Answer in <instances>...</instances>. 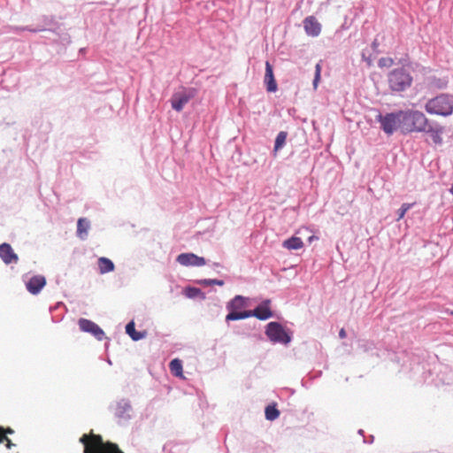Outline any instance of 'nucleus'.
<instances>
[{
	"label": "nucleus",
	"mask_w": 453,
	"mask_h": 453,
	"mask_svg": "<svg viewBox=\"0 0 453 453\" xmlns=\"http://www.w3.org/2000/svg\"><path fill=\"white\" fill-rule=\"evenodd\" d=\"M97 264H98L99 273L101 274H104V273H111V272L114 271L115 265H114L113 262L107 257H99Z\"/></svg>",
	"instance_id": "21"
},
{
	"label": "nucleus",
	"mask_w": 453,
	"mask_h": 453,
	"mask_svg": "<svg viewBox=\"0 0 453 453\" xmlns=\"http://www.w3.org/2000/svg\"><path fill=\"white\" fill-rule=\"evenodd\" d=\"M269 299L263 301L254 310L250 311L251 317H256L259 320H266L273 317V312L270 309Z\"/></svg>",
	"instance_id": "12"
},
{
	"label": "nucleus",
	"mask_w": 453,
	"mask_h": 453,
	"mask_svg": "<svg viewBox=\"0 0 453 453\" xmlns=\"http://www.w3.org/2000/svg\"><path fill=\"white\" fill-rule=\"evenodd\" d=\"M4 428L0 427V443L4 441V434H3Z\"/></svg>",
	"instance_id": "34"
},
{
	"label": "nucleus",
	"mask_w": 453,
	"mask_h": 453,
	"mask_svg": "<svg viewBox=\"0 0 453 453\" xmlns=\"http://www.w3.org/2000/svg\"><path fill=\"white\" fill-rule=\"evenodd\" d=\"M378 64H379L380 67H383V66L389 67L393 65V59L390 58H381L379 60Z\"/></svg>",
	"instance_id": "31"
},
{
	"label": "nucleus",
	"mask_w": 453,
	"mask_h": 453,
	"mask_svg": "<svg viewBox=\"0 0 453 453\" xmlns=\"http://www.w3.org/2000/svg\"><path fill=\"white\" fill-rule=\"evenodd\" d=\"M6 433L7 434H13V430L9 427V428H7Z\"/></svg>",
	"instance_id": "38"
},
{
	"label": "nucleus",
	"mask_w": 453,
	"mask_h": 453,
	"mask_svg": "<svg viewBox=\"0 0 453 453\" xmlns=\"http://www.w3.org/2000/svg\"><path fill=\"white\" fill-rule=\"evenodd\" d=\"M445 86H446V83H444L443 85L439 86V87H440V88H444Z\"/></svg>",
	"instance_id": "41"
},
{
	"label": "nucleus",
	"mask_w": 453,
	"mask_h": 453,
	"mask_svg": "<svg viewBox=\"0 0 453 453\" xmlns=\"http://www.w3.org/2000/svg\"><path fill=\"white\" fill-rule=\"evenodd\" d=\"M133 409L127 399H121L116 403L114 417L119 425H126L132 418Z\"/></svg>",
	"instance_id": "8"
},
{
	"label": "nucleus",
	"mask_w": 453,
	"mask_h": 453,
	"mask_svg": "<svg viewBox=\"0 0 453 453\" xmlns=\"http://www.w3.org/2000/svg\"><path fill=\"white\" fill-rule=\"evenodd\" d=\"M78 325L82 332L91 334L97 341H102L104 338V332L95 322L87 319H80Z\"/></svg>",
	"instance_id": "10"
},
{
	"label": "nucleus",
	"mask_w": 453,
	"mask_h": 453,
	"mask_svg": "<svg viewBox=\"0 0 453 453\" xmlns=\"http://www.w3.org/2000/svg\"><path fill=\"white\" fill-rule=\"evenodd\" d=\"M282 246L289 250H299L303 248V242L301 238L296 236H292L287 240H285L282 243Z\"/></svg>",
	"instance_id": "22"
},
{
	"label": "nucleus",
	"mask_w": 453,
	"mask_h": 453,
	"mask_svg": "<svg viewBox=\"0 0 453 453\" xmlns=\"http://www.w3.org/2000/svg\"><path fill=\"white\" fill-rule=\"evenodd\" d=\"M126 333L130 336V338L134 341H140L146 337V331H136L135 325L134 321H130L126 326Z\"/></svg>",
	"instance_id": "18"
},
{
	"label": "nucleus",
	"mask_w": 453,
	"mask_h": 453,
	"mask_svg": "<svg viewBox=\"0 0 453 453\" xmlns=\"http://www.w3.org/2000/svg\"><path fill=\"white\" fill-rule=\"evenodd\" d=\"M320 73H321V65L318 63L315 66V75L312 81L313 88L316 89L318 88V84L320 81Z\"/></svg>",
	"instance_id": "30"
},
{
	"label": "nucleus",
	"mask_w": 453,
	"mask_h": 453,
	"mask_svg": "<svg viewBox=\"0 0 453 453\" xmlns=\"http://www.w3.org/2000/svg\"><path fill=\"white\" fill-rule=\"evenodd\" d=\"M265 418L269 421L277 419L280 416V411L277 409L276 404H269L265 409Z\"/></svg>",
	"instance_id": "24"
},
{
	"label": "nucleus",
	"mask_w": 453,
	"mask_h": 453,
	"mask_svg": "<svg viewBox=\"0 0 453 453\" xmlns=\"http://www.w3.org/2000/svg\"><path fill=\"white\" fill-rule=\"evenodd\" d=\"M170 370L172 373L177 377L182 375V363L180 359H173L170 362Z\"/></svg>",
	"instance_id": "27"
},
{
	"label": "nucleus",
	"mask_w": 453,
	"mask_h": 453,
	"mask_svg": "<svg viewBox=\"0 0 453 453\" xmlns=\"http://www.w3.org/2000/svg\"><path fill=\"white\" fill-rule=\"evenodd\" d=\"M80 441L84 445V453H123L117 444L104 442L101 435L83 434Z\"/></svg>",
	"instance_id": "1"
},
{
	"label": "nucleus",
	"mask_w": 453,
	"mask_h": 453,
	"mask_svg": "<svg viewBox=\"0 0 453 453\" xmlns=\"http://www.w3.org/2000/svg\"><path fill=\"white\" fill-rule=\"evenodd\" d=\"M414 203H404L402 204V206L400 207V209L397 211V219L396 220H400L402 219H403L404 215L406 214V212L411 209L413 206H414Z\"/></svg>",
	"instance_id": "28"
},
{
	"label": "nucleus",
	"mask_w": 453,
	"mask_h": 453,
	"mask_svg": "<svg viewBox=\"0 0 453 453\" xmlns=\"http://www.w3.org/2000/svg\"><path fill=\"white\" fill-rule=\"evenodd\" d=\"M287 136L288 133L285 131H280L277 134L274 142V151H278L279 150L284 147V145L286 144Z\"/></svg>",
	"instance_id": "26"
},
{
	"label": "nucleus",
	"mask_w": 453,
	"mask_h": 453,
	"mask_svg": "<svg viewBox=\"0 0 453 453\" xmlns=\"http://www.w3.org/2000/svg\"><path fill=\"white\" fill-rule=\"evenodd\" d=\"M55 25V19L53 17L43 16L41 19L40 24L35 27L26 26V27H12L11 31L19 34L21 31H28L31 33H38L42 31H52V27Z\"/></svg>",
	"instance_id": "9"
},
{
	"label": "nucleus",
	"mask_w": 453,
	"mask_h": 453,
	"mask_svg": "<svg viewBox=\"0 0 453 453\" xmlns=\"http://www.w3.org/2000/svg\"><path fill=\"white\" fill-rule=\"evenodd\" d=\"M6 441V447L8 449H10L12 446H13L14 444L11 441L10 439H8L5 435H4V441Z\"/></svg>",
	"instance_id": "32"
},
{
	"label": "nucleus",
	"mask_w": 453,
	"mask_h": 453,
	"mask_svg": "<svg viewBox=\"0 0 453 453\" xmlns=\"http://www.w3.org/2000/svg\"><path fill=\"white\" fill-rule=\"evenodd\" d=\"M339 337H340V338H342V339H343V338H345V337H346V332H345V330H344L343 328H342V329L340 330V332H339Z\"/></svg>",
	"instance_id": "33"
},
{
	"label": "nucleus",
	"mask_w": 453,
	"mask_h": 453,
	"mask_svg": "<svg viewBox=\"0 0 453 453\" xmlns=\"http://www.w3.org/2000/svg\"><path fill=\"white\" fill-rule=\"evenodd\" d=\"M198 283L200 285H203L205 287L211 286V285L223 286L224 280H218V279H213V280L212 279H203V280H199Z\"/></svg>",
	"instance_id": "29"
},
{
	"label": "nucleus",
	"mask_w": 453,
	"mask_h": 453,
	"mask_svg": "<svg viewBox=\"0 0 453 453\" xmlns=\"http://www.w3.org/2000/svg\"><path fill=\"white\" fill-rule=\"evenodd\" d=\"M449 192H450V193H451V195L453 196V183H452V186H451V188H450V189H449Z\"/></svg>",
	"instance_id": "40"
},
{
	"label": "nucleus",
	"mask_w": 453,
	"mask_h": 453,
	"mask_svg": "<svg viewBox=\"0 0 453 453\" xmlns=\"http://www.w3.org/2000/svg\"><path fill=\"white\" fill-rule=\"evenodd\" d=\"M388 85L391 90L395 92H403L407 90L412 84V76L404 67H399L392 70L388 73Z\"/></svg>",
	"instance_id": "4"
},
{
	"label": "nucleus",
	"mask_w": 453,
	"mask_h": 453,
	"mask_svg": "<svg viewBox=\"0 0 453 453\" xmlns=\"http://www.w3.org/2000/svg\"><path fill=\"white\" fill-rule=\"evenodd\" d=\"M375 119L380 124V128L383 132L388 135H391L397 130L401 123L403 124V111L390 112L385 115L379 112Z\"/></svg>",
	"instance_id": "5"
},
{
	"label": "nucleus",
	"mask_w": 453,
	"mask_h": 453,
	"mask_svg": "<svg viewBox=\"0 0 453 453\" xmlns=\"http://www.w3.org/2000/svg\"><path fill=\"white\" fill-rule=\"evenodd\" d=\"M432 121L419 111H403V126L405 132H425Z\"/></svg>",
	"instance_id": "3"
},
{
	"label": "nucleus",
	"mask_w": 453,
	"mask_h": 453,
	"mask_svg": "<svg viewBox=\"0 0 453 453\" xmlns=\"http://www.w3.org/2000/svg\"><path fill=\"white\" fill-rule=\"evenodd\" d=\"M184 295L190 299H195L196 297H201L202 299L205 298V295L201 291V289L196 287H187L184 289Z\"/></svg>",
	"instance_id": "25"
},
{
	"label": "nucleus",
	"mask_w": 453,
	"mask_h": 453,
	"mask_svg": "<svg viewBox=\"0 0 453 453\" xmlns=\"http://www.w3.org/2000/svg\"><path fill=\"white\" fill-rule=\"evenodd\" d=\"M306 34L311 36H318L321 31V26L313 16H309L303 20Z\"/></svg>",
	"instance_id": "17"
},
{
	"label": "nucleus",
	"mask_w": 453,
	"mask_h": 453,
	"mask_svg": "<svg viewBox=\"0 0 453 453\" xmlns=\"http://www.w3.org/2000/svg\"><path fill=\"white\" fill-rule=\"evenodd\" d=\"M46 285V279L42 275H35L26 281L27 290L32 295H37Z\"/></svg>",
	"instance_id": "14"
},
{
	"label": "nucleus",
	"mask_w": 453,
	"mask_h": 453,
	"mask_svg": "<svg viewBox=\"0 0 453 453\" xmlns=\"http://www.w3.org/2000/svg\"><path fill=\"white\" fill-rule=\"evenodd\" d=\"M379 43L377 40H374L372 43V47L375 50L378 47Z\"/></svg>",
	"instance_id": "35"
},
{
	"label": "nucleus",
	"mask_w": 453,
	"mask_h": 453,
	"mask_svg": "<svg viewBox=\"0 0 453 453\" xmlns=\"http://www.w3.org/2000/svg\"><path fill=\"white\" fill-rule=\"evenodd\" d=\"M444 132V127L439 125L437 122L432 121L424 133H426L431 137L432 141L434 144L441 145L442 143V134Z\"/></svg>",
	"instance_id": "15"
},
{
	"label": "nucleus",
	"mask_w": 453,
	"mask_h": 453,
	"mask_svg": "<svg viewBox=\"0 0 453 453\" xmlns=\"http://www.w3.org/2000/svg\"><path fill=\"white\" fill-rule=\"evenodd\" d=\"M373 441V436L372 435L371 438H369L368 443H372ZM364 442H367L366 440H364Z\"/></svg>",
	"instance_id": "37"
},
{
	"label": "nucleus",
	"mask_w": 453,
	"mask_h": 453,
	"mask_svg": "<svg viewBox=\"0 0 453 453\" xmlns=\"http://www.w3.org/2000/svg\"><path fill=\"white\" fill-rule=\"evenodd\" d=\"M250 317L251 314L250 313V311L228 310V313L226 316V321H234Z\"/></svg>",
	"instance_id": "20"
},
{
	"label": "nucleus",
	"mask_w": 453,
	"mask_h": 453,
	"mask_svg": "<svg viewBox=\"0 0 453 453\" xmlns=\"http://www.w3.org/2000/svg\"><path fill=\"white\" fill-rule=\"evenodd\" d=\"M90 221L86 218H81L77 222V235L81 240H85L88 236Z\"/></svg>",
	"instance_id": "19"
},
{
	"label": "nucleus",
	"mask_w": 453,
	"mask_h": 453,
	"mask_svg": "<svg viewBox=\"0 0 453 453\" xmlns=\"http://www.w3.org/2000/svg\"><path fill=\"white\" fill-rule=\"evenodd\" d=\"M425 110L432 115L450 116L453 113V96L441 93L427 100L425 104Z\"/></svg>",
	"instance_id": "2"
},
{
	"label": "nucleus",
	"mask_w": 453,
	"mask_h": 453,
	"mask_svg": "<svg viewBox=\"0 0 453 453\" xmlns=\"http://www.w3.org/2000/svg\"><path fill=\"white\" fill-rule=\"evenodd\" d=\"M264 82L268 92L277 91L278 85L274 79L273 65L268 61L265 62V73Z\"/></svg>",
	"instance_id": "16"
},
{
	"label": "nucleus",
	"mask_w": 453,
	"mask_h": 453,
	"mask_svg": "<svg viewBox=\"0 0 453 453\" xmlns=\"http://www.w3.org/2000/svg\"><path fill=\"white\" fill-rule=\"evenodd\" d=\"M265 334L273 343L287 345L292 340L291 334L280 323L276 321H272L266 325Z\"/></svg>",
	"instance_id": "6"
},
{
	"label": "nucleus",
	"mask_w": 453,
	"mask_h": 453,
	"mask_svg": "<svg viewBox=\"0 0 453 453\" xmlns=\"http://www.w3.org/2000/svg\"><path fill=\"white\" fill-rule=\"evenodd\" d=\"M373 441V436L372 435L371 438H369L368 443H372ZM364 442H367L366 440H364Z\"/></svg>",
	"instance_id": "36"
},
{
	"label": "nucleus",
	"mask_w": 453,
	"mask_h": 453,
	"mask_svg": "<svg viewBox=\"0 0 453 453\" xmlns=\"http://www.w3.org/2000/svg\"><path fill=\"white\" fill-rule=\"evenodd\" d=\"M246 305V299L242 296H235L226 305L227 310H241Z\"/></svg>",
	"instance_id": "23"
},
{
	"label": "nucleus",
	"mask_w": 453,
	"mask_h": 453,
	"mask_svg": "<svg viewBox=\"0 0 453 453\" xmlns=\"http://www.w3.org/2000/svg\"><path fill=\"white\" fill-rule=\"evenodd\" d=\"M176 261L183 266H203L206 264L204 257L194 253H181L177 256Z\"/></svg>",
	"instance_id": "11"
},
{
	"label": "nucleus",
	"mask_w": 453,
	"mask_h": 453,
	"mask_svg": "<svg viewBox=\"0 0 453 453\" xmlns=\"http://www.w3.org/2000/svg\"><path fill=\"white\" fill-rule=\"evenodd\" d=\"M358 434H361V435H363V434H364V430L359 429V430H358Z\"/></svg>",
	"instance_id": "39"
},
{
	"label": "nucleus",
	"mask_w": 453,
	"mask_h": 453,
	"mask_svg": "<svg viewBox=\"0 0 453 453\" xmlns=\"http://www.w3.org/2000/svg\"><path fill=\"white\" fill-rule=\"evenodd\" d=\"M196 89L194 88H181L180 90L173 93L172 96V108L178 112L181 111L184 106L196 96Z\"/></svg>",
	"instance_id": "7"
},
{
	"label": "nucleus",
	"mask_w": 453,
	"mask_h": 453,
	"mask_svg": "<svg viewBox=\"0 0 453 453\" xmlns=\"http://www.w3.org/2000/svg\"><path fill=\"white\" fill-rule=\"evenodd\" d=\"M450 314L453 316V311L450 312Z\"/></svg>",
	"instance_id": "42"
},
{
	"label": "nucleus",
	"mask_w": 453,
	"mask_h": 453,
	"mask_svg": "<svg viewBox=\"0 0 453 453\" xmlns=\"http://www.w3.org/2000/svg\"><path fill=\"white\" fill-rule=\"evenodd\" d=\"M0 258L5 265L17 264L19 262L18 255L7 242L0 244Z\"/></svg>",
	"instance_id": "13"
}]
</instances>
